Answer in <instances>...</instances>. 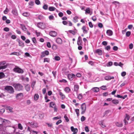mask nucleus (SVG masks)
<instances>
[{
  "mask_svg": "<svg viewBox=\"0 0 134 134\" xmlns=\"http://www.w3.org/2000/svg\"><path fill=\"white\" fill-rule=\"evenodd\" d=\"M116 126L120 127H122L123 124L121 122H117L116 123Z\"/></svg>",
  "mask_w": 134,
  "mask_h": 134,
  "instance_id": "a878e982",
  "label": "nucleus"
},
{
  "mask_svg": "<svg viewBox=\"0 0 134 134\" xmlns=\"http://www.w3.org/2000/svg\"><path fill=\"white\" fill-rule=\"evenodd\" d=\"M10 55H14L18 56L20 55V53L19 52H14L11 53L10 54Z\"/></svg>",
  "mask_w": 134,
  "mask_h": 134,
  "instance_id": "c85d7f7f",
  "label": "nucleus"
},
{
  "mask_svg": "<svg viewBox=\"0 0 134 134\" xmlns=\"http://www.w3.org/2000/svg\"><path fill=\"white\" fill-rule=\"evenodd\" d=\"M95 53L98 54L99 55H101L102 54V51L100 49H98L96 50Z\"/></svg>",
  "mask_w": 134,
  "mask_h": 134,
  "instance_id": "ddd939ff",
  "label": "nucleus"
},
{
  "mask_svg": "<svg viewBox=\"0 0 134 134\" xmlns=\"http://www.w3.org/2000/svg\"><path fill=\"white\" fill-rule=\"evenodd\" d=\"M131 34V32L130 31H127L126 33V35L127 37H129Z\"/></svg>",
  "mask_w": 134,
  "mask_h": 134,
  "instance_id": "8fccbe9b",
  "label": "nucleus"
},
{
  "mask_svg": "<svg viewBox=\"0 0 134 134\" xmlns=\"http://www.w3.org/2000/svg\"><path fill=\"white\" fill-rule=\"evenodd\" d=\"M7 66L8 65L6 64L5 65L0 66V70L5 69L7 68Z\"/></svg>",
  "mask_w": 134,
  "mask_h": 134,
  "instance_id": "473e14b6",
  "label": "nucleus"
},
{
  "mask_svg": "<svg viewBox=\"0 0 134 134\" xmlns=\"http://www.w3.org/2000/svg\"><path fill=\"white\" fill-rule=\"evenodd\" d=\"M19 43V46H20L23 47L24 46V44L22 41H20L19 40H18V41Z\"/></svg>",
  "mask_w": 134,
  "mask_h": 134,
  "instance_id": "412c9836",
  "label": "nucleus"
},
{
  "mask_svg": "<svg viewBox=\"0 0 134 134\" xmlns=\"http://www.w3.org/2000/svg\"><path fill=\"white\" fill-rule=\"evenodd\" d=\"M75 111L77 115V116H79V110L78 109H75Z\"/></svg>",
  "mask_w": 134,
  "mask_h": 134,
  "instance_id": "a19ab883",
  "label": "nucleus"
},
{
  "mask_svg": "<svg viewBox=\"0 0 134 134\" xmlns=\"http://www.w3.org/2000/svg\"><path fill=\"white\" fill-rule=\"evenodd\" d=\"M36 83V81H34L32 83L31 86V87L33 88L34 86L35 85Z\"/></svg>",
  "mask_w": 134,
  "mask_h": 134,
  "instance_id": "864d4df0",
  "label": "nucleus"
},
{
  "mask_svg": "<svg viewBox=\"0 0 134 134\" xmlns=\"http://www.w3.org/2000/svg\"><path fill=\"white\" fill-rule=\"evenodd\" d=\"M32 40L33 43H36V38L35 37H33L32 39Z\"/></svg>",
  "mask_w": 134,
  "mask_h": 134,
  "instance_id": "13d9d810",
  "label": "nucleus"
},
{
  "mask_svg": "<svg viewBox=\"0 0 134 134\" xmlns=\"http://www.w3.org/2000/svg\"><path fill=\"white\" fill-rule=\"evenodd\" d=\"M89 25L90 27L91 28H92L93 27V25L91 22H90L89 23Z\"/></svg>",
  "mask_w": 134,
  "mask_h": 134,
  "instance_id": "052dcab7",
  "label": "nucleus"
},
{
  "mask_svg": "<svg viewBox=\"0 0 134 134\" xmlns=\"http://www.w3.org/2000/svg\"><path fill=\"white\" fill-rule=\"evenodd\" d=\"M43 8L45 10H47L48 8V6L46 4H44L43 6Z\"/></svg>",
  "mask_w": 134,
  "mask_h": 134,
  "instance_id": "a18cd8bd",
  "label": "nucleus"
},
{
  "mask_svg": "<svg viewBox=\"0 0 134 134\" xmlns=\"http://www.w3.org/2000/svg\"><path fill=\"white\" fill-rule=\"evenodd\" d=\"M71 129L72 131L73 132V133L75 134H77L78 132V129L77 128H74L73 126L71 127Z\"/></svg>",
  "mask_w": 134,
  "mask_h": 134,
  "instance_id": "9b49d317",
  "label": "nucleus"
},
{
  "mask_svg": "<svg viewBox=\"0 0 134 134\" xmlns=\"http://www.w3.org/2000/svg\"><path fill=\"white\" fill-rule=\"evenodd\" d=\"M49 35L53 37H55L57 35V33L54 31H51L49 33Z\"/></svg>",
  "mask_w": 134,
  "mask_h": 134,
  "instance_id": "9d476101",
  "label": "nucleus"
},
{
  "mask_svg": "<svg viewBox=\"0 0 134 134\" xmlns=\"http://www.w3.org/2000/svg\"><path fill=\"white\" fill-rule=\"evenodd\" d=\"M106 32L108 35L109 36H111L113 35V32L110 30H108Z\"/></svg>",
  "mask_w": 134,
  "mask_h": 134,
  "instance_id": "a211bd4d",
  "label": "nucleus"
},
{
  "mask_svg": "<svg viewBox=\"0 0 134 134\" xmlns=\"http://www.w3.org/2000/svg\"><path fill=\"white\" fill-rule=\"evenodd\" d=\"M86 109V105L85 103H83L81 106V110H82L81 114H83L85 112Z\"/></svg>",
  "mask_w": 134,
  "mask_h": 134,
  "instance_id": "39448f33",
  "label": "nucleus"
},
{
  "mask_svg": "<svg viewBox=\"0 0 134 134\" xmlns=\"http://www.w3.org/2000/svg\"><path fill=\"white\" fill-rule=\"evenodd\" d=\"M0 120L2 122V124L4 125H7L10 123L9 120L3 119L1 118H0Z\"/></svg>",
  "mask_w": 134,
  "mask_h": 134,
  "instance_id": "7ed1b4c3",
  "label": "nucleus"
},
{
  "mask_svg": "<svg viewBox=\"0 0 134 134\" xmlns=\"http://www.w3.org/2000/svg\"><path fill=\"white\" fill-rule=\"evenodd\" d=\"M49 59L48 58H44V62H47L49 63Z\"/></svg>",
  "mask_w": 134,
  "mask_h": 134,
  "instance_id": "4c0bfd02",
  "label": "nucleus"
},
{
  "mask_svg": "<svg viewBox=\"0 0 134 134\" xmlns=\"http://www.w3.org/2000/svg\"><path fill=\"white\" fill-rule=\"evenodd\" d=\"M56 42L58 44H61L62 43V41L61 38H58L56 39Z\"/></svg>",
  "mask_w": 134,
  "mask_h": 134,
  "instance_id": "4468645a",
  "label": "nucleus"
},
{
  "mask_svg": "<svg viewBox=\"0 0 134 134\" xmlns=\"http://www.w3.org/2000/svg\"><path fill=\"white\" fill-rule=\"evenodd\" d=\"M126 74V73L125 71L122 72L121 73V75L122 76H124Z\"/></svg>",
  "mask_w": 134,
  "mask_h": 134,
  "instance_id": "0e129e2a",
  "label": "nucleus"
},
{
  "mask_svg": "<svg viewBox=\"0 0 134 134\" xmlns=\"http://www.w3.org/2000/svg\"><path fill=\"white\" fill-rule=\"evenodd\" d=\"M69 33L72 34L73 35H75L77 33V30L76 29H75L74 30H69Z\"/></svg>",
  "mask_w": 134,
  "mask_h": 134,
  "instance_id": "4be33fe9",
  "label": "nucleus"
},
{
  "mask_svg": "<svg viewBox=\"0 0 134 134\" xmlns=\"http://www.w3.org/2000/svg\"><path fill=\"white\" fill-rule=\"evenodd\" d=\"M14 87L17 91H20L23 90V87L20 84H14Z\"/></svg>",
  "mask_w": 134,
  "mask_h": 134,
  "instance_id": "f03ea898",
  "label": "nucleus"
},
{
  "mask_svg": "<svg viewBox=\"0 0 134 134\" xmlns=\"http://www.w3.org/2000/svg\"><path fill=\"white\" fill-rule=\"evenodd\" d=\"M4 90L10 94H13L14 92V89L11 86H6L4 87Z\"/></svg>",
  "mask_w": 134,
  "mask_h": 134,
  "instance_id": "f257e3e1",
  "label": "nucleus"
},
{
  "mask_svg": "<svg viewBox=\"0 0 134 134\" xmlns=\"http://www.w3.org/2000/svg\"><path fill=\"white\" fill-rule=\"evenodd\" d=\"M78 18V17L77 16H75L73 18V21L75 22H76L77 21V19Z\"/></svg>",
  "mask_w": 134,
  "mask_h": 134,
  "instance_id": "72a5a7b5",
  "label": "nucleus"
},
{
  "mask_svg": "<svg viewBox=\"0 0 134 134\" xmlns=\"http://www.w3.org/2000/svg\"><path fill=\"white\" fill-rule=\"evenodd\" d=\"M25 88L27 91L28 92L30 90V87L29 85H26L25 87Z\"/></svg>",
  "mask_w": 134,
  "mask_h": 134,
  "instance_id": "bb28decb",
  "label": "nucleus"
},
{
  "mask_svg": "<svg viewBox=\"0 0 134 134\" xmlns=\"http://www.w3.org/2000/svg\"><path fill=\"white\" fill-rule=\"evenodd\" d=\"M55 9L54 7H50L49 8V10L51 11H53L55 10Z\"/></svg>",
  "mask_w": 134,
  "mask_h": 134,
  "instance_id": "58836bf2",
  "label": "nucleus"
},
{
  "mask_svg": "<svg viewBox=\"0 0 134 134\" xmlns=\"http://www.w3.org/2000/svg\"><path fill=\"white\" fill-rule=\"evenodd\" d=\"M94 62L92 61H90L88 62V64L92 66L94 65Z\"/></svg>",
  "mask_w": 134,
  "mask_h": 134,
  "instance_id": "09e8293b",
  "label": "nucleus"
},
{
  "mask_svg": "<svg viewBox=\"0 0 134 134\" xmlns=\"http://www.w3.org/2000/svg\"><path fill=\"white\" fill-rule=\"evenodd\" d=\"M112 103L115 105H117L119 103V101L116 99H114L112 100Z\"/></svg>",
  "mask_w": 134,
  "mask_h": 134,
  "instance_id": "f3484780",
  "label": "nucleus"
},
{
  "mask_svg": "<svg viewBox=\"0 0 134 134\" xmlns=\"http://www.w3.org/2000/svg\"><path fill=\"white\" fill-rule=\"evenodd\" d=\"M29 15V14L27 12H25L23 13V15L25 16H28Z\"/></svg>",
  "mask_w": 134,
  "mask_h": 134,
  "instance_id": "c9c22d12",
  "label": "nucleus"
},
{
  "mask_svg": "<svg viewBox=\"0 0 134 134\" xmlns=\"http://www.w3.org/2000/svg\"><path fill=\"white\" fill-rule=\"evenodd\" d=\"M8 110L9 111L11 112H13L12 111L13 108L10 107H9L8 108Z\"/></svg>",
  "mask_w": 134,
  "mask_h": 134,
  "instance_id": "603ef678",
  "label": "nucleus"
},
{
  "mask_svg": "<svg viewBox=\"0 0 134 134\" xmlns=\"http://www.w3.org/2000/svg\"><path fill=\"white\" fill-rule=\"evenodd\" d=\"M6 62L5 61H4L0 62V65H5V64H6Z\"/></svg>",
  "mask_w": 134,
  "mask_h": 134,
  "instance_id": "de8ad7c7",
  "label": "nucleus"
},
{
  "mask_svg": "<svg viewBox=\"0 0 134 134\" xmlns=\"http://www.w3.org/2000/svg\"><path fill=\"white\" fill-rule=\"evenodd\" d=\"M75 75L73 74H69L68 75V78L70 80H73V78L75 77Z\"/></svg>",
  "mask_w": 134,
  "mask_h": 134,
  "instance_id": "1a4fd4ad",
  "label": "nucleus"
},
{
  "mask_svg": "<svg viewBox=\"0 0 134 134\" xmlns=\"http://www.w3.org/2000/svg\"><path fill=\"white\" fill-rule=\"evenodd\" d=\"M37 25L38 27L42 29H44L46 27L45 24L43 23H38L37 24Z\"/></svg>",
  "mask_w": 134,
  "mask_h": 134,
  "instance_id": "0eeeda50",
  "label": "nucleus"
},
{
  "mask_svg": "<svg viewBox=\"0 0 134 134\" xmlns=\"http://www.w3.org/2000/svg\"><path fill=\"white\" fill-rule=\"evenodd\" d=\"M59 94L62 97V99L64 98H65V96L62 92H59Z\"/></svg>",
  "mask_w": 134,
  "mask_h": 134,
  "instance_id": "7c9ffc66",
  "label": "nucleus"
},
{
  "mask_svg": "<svg viewBox=\"0 0 134 134\" xmlns=\"http://www.w3.org/2000/svg\"><path fill=\"white\" fill-rule=\"evenodd\" d=\"M39 97V96L38 94H35L34 98L35 100H37L38 99Z\"/></svg>",
  "mask_w": 134,
  "mask_h": 134,
  "instance_id": "b1692460",
  "label": "nucleus"
},
{
  "mask_svg": "<svg viewBox=\"0 0 134 134\" xmlns=\"http://www.w3.org/2000/svg\"><path fill=\"white\" fill-rule=\"evenodd\" d=\"M91 11L89 8H88L86 9L85 10L86 13H87L88 14H90V13Z\"/></svg>",
  "mask_w": 134,
  "mask_h": 134,
  "instance_id": "f704fd0d",
  "label": "nucleus"
},
{
  "mask_svg": "<svg viewBox=\"0 0 134 134\" xmlns=\"http://www.w3.org/2000/svg\"><path fill=\"white\" fill-rule=\"evenodd\" d=\"M82 43V41L81 38L80 36H79L78 38V40L77 41V44L79 46L81 45Z\"/></svg>",
  "mask_w": 134,
  "mask_h": 134,
  "instance_id": "f8f14e48",
  "label": "nucleus"
},
{
  "mask_svg": "<svg viewBox=\"0 0 134 134\" xmlns=\"http://www.w3.org/2000/svg\"><path fill=\"white\" fill-rule=\"evenodd\" d=\"M35 2V3L37 5H39L40 3V1L39 0H36Z\"/></svg>",
  "mask_w": 134,
  "mask_h": 134,
  "instance_id": "4d7b16f0",
  "label": "nucleus"
},
{
  "mask_svg": "<svg viewBox=\"0 0 134 134\" xmlns=\"http://www.w3.org/2000/svg\"><path fill=\"white\" fill-rule=\"evenodd\" d=\"M5 75L3 72H0V79H1L5 77Z\"/></svg>",
  "mask_w": 134,
  "mask_h": 134,
  "instance_id": "c756f323",
  "label": "nucleus"
},
{
  "mask_svg": "<svg viewBox=\"0 0 134 134\" xmlns=\"http://www.w3.org/2000/svg\"><path fill=\"white\" fill-rule=\"evenodd\" d=\"M79 86L77 85H75L74 86V90L75 91L77 92L78 91L79 89Z\"/></svg>",
  "mask_w": 134,
  "mask_h": 134,
  "instance_id": "aec40b11",
  "label": "nucleus"
},
{
  "mask_svg": "<svg viewBox=\"0 0 134 134\" xmlns=\"http://www.w3.org/2000/svg\"><path fill=\"white\" fill-rule=\"evenodd\" d=\"M44 53L47 55H48L49 54V52L47 50L45 51H44Z\"/></svg>",
  "mask_w": 134,
  "mask_h": 134,
  "instance_id": "774afa93",
  "label": "nucleus"
},
{
  "mask_svg": "<svg viewBox=\"0 0 134 134\" xmlns=\"http://www.w3.org/2000/svg\"><path fill=\"white\" fill-rule=\"evenodd\" d=\"M13 71L14 72L19 73L22 74L24 72V71L22 69L17 66H16L13 69Z\"/></svg>",
  "mask_w": 134,
  "mask_h": 134,
  "instance_id": "20e7f679",
  "label": "nucleus"
},
{
  "mask_svg": "<svg viewBox=\"0 0 134 134\" xmlns=\"http://www.w3.org/2000/svg\"><path fill=\"white\" fill-rule=\"evenodd\" d=\"M92 91L94 92H98L99 91V89L97 87L94 88L92 89Z\"/></svg>",
  "mask_w": 134,
  "mask_h": 134,
  "instance_id": "cd10ccee",
  "label": "nucleus"
},
{
  "mask_svg": "<svg viewBox=\"0 0 134 134\" xmlns=\"http://www.w3.org/2000/svg\"><path fill=\"white\" fill-rule=\"evenodd\" d=\"M104 79L105 80H111L112 79H114V77L113 76L111 77L110 76H107L105 77Z\"/></svg>",
  "mask_w": 134,
  "mask_h": 134,
  "instance_id": "2eb2a0df",
  "label": "nucleus"
},
{
  "mask_svg": "<svg viewBox=\"0 0 134 134\" xmlns=\"http://www.w3.org/2000/svg\"><path fill=\"white\" fill-rule=\"evenodd\" d=\"M101 88L103 90H106L107 89L106 88V86H102Z\"/></svg>",
  "mask_w": 134,
  "mask_h": 134,
  "instance_id": "e2e57ef3",
  "label": "nucleus"
},
{
  "mask_svg": "<svg viewBox=\"0 0 134 134\" xmlns=\"http://www.w3.org/2000/svg\"><path fill=\"white\" fill-rule=\"evenodd\" d=\"M86 119V118L84 116H82L81 118V120L82 121H83Z\"/></svg>",
  "mask_w": 134,
  "mask_h": 134,
  "instance_id": "5fc2aeb1",
  "label": "nucleus"
},
{
  "mask_svg": "<svg viewBox=\"0 0 134 134\" xmlns=\"http://www.w3.org/2000/svg\"><path fill=\"white\" fill-rule=\"evenodd\" d=\"M129 116L127 114H126V116L125 117V119L124 120V121L125 123V125H127L128 124V122L126 121V120H129Z\"/></svg>",
  "mask_w": 134,
  "mask_h": 134,
  "instance_id": "6e6552de",
  "label": "nucleus"
},
{
  "mask_svg": "<svg viewBox=\"0 0 134 134\" xmlns=\"http://www.w3.org/2000/svg\"><path fill=\"white\" fill-rule=\"evenodd\" d=\"M82 97V95L81 94H79L77 98L79 99H81Z\"/></svg>",
  "mask_w": 134,
  "mask_h": 134,
  "instance_id": "3c124183",
  "label": "nucleus"
},
{
  "mask_svg": "<svg viewBox=\"0 0 134 134\" xmlns=\"http://www.w3.org/2000/svg\"><path fill=\"white\" fill-rule=\"evenodd\" d=\"M24 97V94L23 93H20L17 94L16 98L17 100H21L23 99Z\"/></svg>",
  "mask_w": 134,
  "mask_h": 134,
  "instance_id": "423d86ee",
  "label": "nucleus"
},
{
  "mask_svg": "<svg viewBox=\"0 0 134 134\" xmlns=\"http://www.w3.org/2000/svg\"><path fill=\"white\" fill-rule=\"evenodd\" d=\"M5 111V109L4 108L0 109V113L1 114H3Z\"/></svg>",
  "mask_w": 134,
  "mask_h": 134,
  "instance_id": "c03bdc74",
  "label": "nucleus"
},
{
  "mask_svg": "<svg viewBox=\"0 0 134 134\" xmlns=\"http://www.w3.org/2000/svg\"><path fill=\"white\" fill-rule=\"evenodd\" d=\"M64 118L65 119V120L66 122H68L69 121V120L68 119V117L66 116V115H65L64 116Z\"/></svg>",
  "mask_w": 134,
  "mask_h": 134,
  "instance_id": "37998d69",
  "label": "nucleus"
},
{
  "mask_svg": "<svg viewBox=\"0 0 134 134\" xmlns=\"http://www.w3.org/2000/svg\"><path fill=\"white\" fill-rule=\"evenodd\" d=\"M126 83V81H124V82L122 83L121 85H120V87H122L124 86H125Z\"/></svg>",
  "mask_w": 134,
  "mask_h": 134,
  "instance_id": "6e6d98bb",
  "label": "nucleus"
},
{
  "mask_svg": "<svg viewBox=\"0 0 134 134\" xmlns=\"http://www.w3.org/2000/svg\"><path fill=\"white\" fill-rule=\"evenodd\" d=\"M49 105L50 107L52 108H53L56 106L55 103L53 102H51L50 103Z\"/></svg>",
  "mask_w": 134,
  "mask_h": 134,
  "instance_id": "393cba45",
  "label": "nucleus"
},
{
  "mask_svg": "<svg viewBox=\"0 0 134 134\" xmlns=\"http://www.w3.org/2000/svg\"><path fill=\"white\" fill-rule=\"evenodd\" d=\"M105 49L107 51H109L110 49V46H107L105 47Z\"/></svg>",
  "mask_w": 134,
  "mask_h": 134,
  "instance_id": "49530a36",
  "label": "nucleus"
},
{
  "mask_svg": "<svg viewBox=\"0 0 134 134\" xmlns=\"http://www.w3.org/2000/svg\"><path fill=\"white\" fill-rule=\"evenodd\" d=\"M92 20L93 21H96V19H97V18H96V17L95 16H93L92 17Z\"/></svg>",
  "mask_w": 134,
  "mask_h": 134,
  "instance_id": "69168bd1",
  "label": "nucleus"
},
{
  "mask_svg": "<svg viewBox=\"0 0 134 134\" xmlns=\"http://www.w3.org/2000/svg\"><path fill=\"white\" fill-rule=\"evenodd\" d=\"M82 30L83 31V32L84 34H86L87 33V32L88 31L86 29V28L85 26H83L82 28Z\"/></svg>",
  "mask_w": 134,
  "mask_h": 134,
  "instance_id": "6ab92c4d",
  "label": "nucleus"
},
{
  "mask_svg": "<svg viewBox=\"0 0 134 134\" xmlns=\"http://www.w3.org/2000/svg\"><path fill=\"white\" fill-rule=\"evenodd\" d=\"M54 59L55 60L59 61L60 60V57L58 56H56L54 57Z\"/></svg>",
  "mask_w": 134,
  "mask_h": 134,
  "instance_id": "e433bc0d",
  "label": "nucleus"
},
{
  "mask_svg": "<svg viewBox=\"0 0 134 134\" xmlns=\"http://www.w3.org/2000/svg\"><path fill=\"white\" fill-rule=\"evenodd\" d=\"M62 122V121L61 120H59L57 122L56 124L57 125H58L60 123H61Z\"/></svg>",
  "mask_w": 134,
  "mask_h": 134,
  "instance_id": "338daca9",
  "label": "nucleus"
},
{
  "mask_svg": "<svg viewBox=\"0 0 134 134\" xmlns=\"http://www.w3.org/2000/svg\"><path fill=\"white\" fill-rule=\"evenodd\" d=\"M20 25L21 26V28L23 30L26 31H27V29L26 28L25 25L21 24Z\"/></svg>",
  "mask_w": 134,
  "mask_h": 134,
  "instance_id": "dca6fc26",
  "label": "nucleus"
},
{
  "mask_svg": "<svg viewBox=\"0 0 134 134\" xmlns=\"http://www.w3.org/2000/svg\"><path fill=\"white\" fill-rule=\"evenodd\" d=\"M4 30L5 31L8 32L9 31V29L8 27H5L4 29Z\"/></svg>",
  "mask_w": 134,
  "mask_h": 134,
  "instance_id": "bf43d9fd",
  "label": "nucleus"
},
{
  "mask_svg": "<svg viewBox=\"0 0 134 134\" xmlns=\"http://www.w3.org/2000/svg\"><path fill=\"white\" fill-rule=\"evenodd\" d=\"M18 128L20 130H22L23 129V127L21 124L19 123L18 124Z\"/></svg>",
  "mask_w": 134,
  "mask_h": 134,
  "instance_id": "79ce46f5",
  "label": "nucleus"
},
{
  "mask_svg": "<svg viewBox=\"0 0 134 134\" xmlns=\"http://www.w3.org/2000/svg\"><path fill=\"white\" fill-rule=\"evenodd\" d=\"M65 91L67 93H69L70 91V89L69 87H66L65 89Z\"/></svg>",
  "mask_w": 134,
  "mask_h": 134,
  "instance_id": "2f4dec72",
  "label": "nucleus"
},
{
  "mask_svg": "<svg viewBox=\"0 0 134 134\" xmlns=\"http://www.w3.org/2000/svg\"><path fill=\"white\" fill-rule=\"evenodd\" d=\"M12 13L16 15H18L17 11L16 9H13L12 11Z\"/></svg>",
  "mask_w": 134,
  "mask_h": 134,
  "instance_id": "5701e85b",
  "label": "nucleus"
},
{
  "mask_svg": "<svg viewBox=\"0 0 134 134\" xmlns=\"http://www.w3.org/2000/svg\"><path fill=\"white\" fill-rule=\"evenodd\" d=\"M52 48L54 50H55L57 49V47L56 45L53 44L52 46Z\"/></svg>",
  "mask_w": 134,
  "mask_h": 134,
  "instance_id": "ea45409f",
  "label": "nucleus"
},
{
  "mask_svg": "<svg viewBox=\"0 0 134 134\" xmlns=\"http://www.w3.org/2000/svg\"><path fill=\"white\" fill-rule=\"evenodd\" d=\"M8 12V10L7 8H6L5 10L4 11V13L5 14H7Z\"/></svg>",
  "mask_w": 134,
  "mask_h": 134,
  "instance_id": "680f3d73",
  "label": "nucleus"
}]
</instances>
